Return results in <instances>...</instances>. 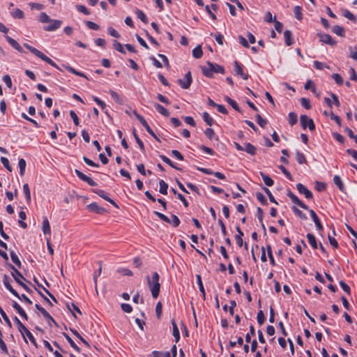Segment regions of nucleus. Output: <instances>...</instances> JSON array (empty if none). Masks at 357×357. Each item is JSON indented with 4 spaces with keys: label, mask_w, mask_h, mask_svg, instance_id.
Returning a JSON list of instances; mask_svg holds the SVG:
<instances>
[{
    "label": "nucleus",
    "mask_w": 357,
    "mask_h": 357,
    "mask_svg": "<svg viewBox=\"0 0 357 357\" xmlns=\"http://www.w3.org/2000/svg\"><path fill=\"white\" fill-rule=\"evenodd\" d=\"M38 20L42 23H50L48 25L43 26V29L46 31H54L62 25L61 20H52L47 13L43 12L40 14Z\"/></svg>",
    "instance_id": "obj_1"
},
{
    "label": "nucleus",
    "mask_w": 357,
    "mask_h": 357,
    "mask_svg": "<svg viewBox=\"0 0 357 357\" xmlns=\"http://www.w3.org/2000/svg\"><path fill=\"white\" fill-rule=\"evenodd\" d=\"M148 287L151 292L153 298H157L160 294V284L159 282L160 275L157 272H154L152 277L149 275L146 277Z\"/></svg>",
    "instance_id": "obj_2"
},
{
    "label": "nucleus",
    "mask_w": 357,
    "mask_h": 357,
    "mask_svg": "<svg viewBox=\"0 0 357 357\" xmlns=\"http://www.w3.org/2000/svg\"><path fill=\"white\" fill-rule=\"evenodd\" d=\"M201 69L203 75L207 77H212L213 73H225V69L222 66L210 61L206 62V66H201Z\"/></svg>",
    "instance_id": "obj_3"
},
{
    "label": "nucleus",
    "mask_w": 357,
    "mask_h": 357,
    "mask_svg": "<svg viewBox=\"0 0 357 357\" xmlns=\"http://www.w3.org/2000/svg\"><path fill=\"white\" fill-rule=\"evenodd\" d=\"M8 266L12 270L11 275L15 282L19 285H20L26 292L31 293L32 290L22 282V280L26 281V278L22 275V274L13 265L9 264Z\"/></svg>",
    "instance_id": "obj_4"
},
{
    "label": "nucleus",
    "mask_w": 357,
    "mask_h": 357,
    "mask_svg": "<svg viewBox=\"0 0 357 357\" xmlns=\"http://www.w3.org/2000/svg\"><path fill=\"white\" fill-rule=\"evenodd\" d=\"M14 321L16 323L17 326V328L19 331L21 333L22 335L23 336L24 341L27 342L25 335L28 337L31 342L36 347H38L37 342L32 335V333L25 327V326L20 321V320L17 317H14Z\"/></svg>",
    "instance_id": "obj_5"
},
{
    "label": "nucleus",
    "mask_w": 357,
    "mask_h": 357,
    "mask_svg": "<svg viewBox=\"0 0 357 357\" xmlns=\"http://www.w3.org/2000/svg\"><path fill=\"white\" fill-rule=\"evenodd\" d=\"M23 45L27 50H29L32 54H33L35 56H36L37 57L40 58L43 61L47 62V63H49L52 66H53V67H54V68H56L59 70V67L56 65V63L54 61H52L50 58H49L45 54H44L42 52H40V50H37L36 48L29 45L27 43H24Z\"/></svg>",
    "instance_id": "obj_6"
},
{
    "label": "nucleus",
    "mask_w": 357,
    "mask_h": 357,
    "mask_svg": "<svg viewBox=\"0 0 357 357\" xmlns=\"http://www.w3.org/2000/svg\"><path fill=\"white\" fill-rule=\"evenodd\" d=\"M300 120L301 127L303 130H305L307 128H308L310 131L315 130V124L312 119L309 118L307 115H301Z\"/></svg>",
    "instance_id": "obj_7"
},
{
    "label": "nucleus",
    "mask_w": 357,
    "mask_h": 357,
    "mask_svg": "<svg viewBox=\"0 0 357 357\" xmlns=\"http://www.w3.org/2000/svg\"><path fill=\"white\" fill-rule=\"evenodd\" d=\"M192 82L191 73L188 71L184 76L183 79H178L177 82L179 86L183 89H188L190 88Z\"/></svg>",
    "instance_id": "obj_8"
},
{
    "label": "nucleus",
    "mask_w": 357,
    "mask_h": 357,
    "mask_svg": "<svg viewBox=\"0 0 357 357\" xmlns=\"http://www.w3.org/2000/svg\"><path fill=\"white\" fill-rule=\"evenodd\" d=\"M75 173L77 175V176L82 180V181H84L87 183L90 186H96L98 184L96 182H95L89 176L85 175L84 173H82L81 171L78 169L75 170Z\"/></svg>",
    "instance_id": "obj_9"
},
{
    "label": "nucleus",
    "mask_w": 357,
    "mask_h": 357,
    "mask_svg": "<svg viewBox=\"0 0 357 357\" xmlns=\"http://www.w3.org/2000/svg\"><path fill=\"white\" fill-rule=\"evenodd\" d=\"M287 195L288 196V197L290 198V199L294 204H297L298 206H299L300 207L305 210H308V206L301 200H300L298 197L296 195H295L291 190H288Z\"/></svg>",
    "instance_id": "obj_10"
},
{
    "label": "nucleus",
    "mask_w": 357,
    "mask_h": 357,
    "mask_svg": "<svg viewBox=\"0 0 357 357\" xmlns=\"http://www.w3.org/2000/svg\"><path fill=\"white\" fill-rule=\"evenodd\" d=\"M3 282L6 289H8L13 296H15V297H20L19 294L11 286V279L8 275H3Z\"/></svg>",
    "instance_id": "obj_11"
},
{
    "label": "nucleus",
    "mask_w": 357,
    "mask_h": 357,
    "mask_svg": "<svg viewBox=\"0 0 357 357\" xmlns=\"http://www.w3.org/2000/svg\"><path fill=\"white\" fill-rule=\"evenodd\" d=\"M318 36L319 38L320 41L327 45L335 46L336 45V41L331 37V35L327 33H319Z\"/></svg>",
    "instance_id": "obj_12"
},
{
    "label": "nucleus",
    "mask_w": 357,
    "mask_h": 357,
    "mask_svg": "<svg viewBox=\"0 0 357 357\" xmlns=\"http://www.w3.org/2000/svg\"><path fill=\"white\" fill-rule=\"evenodd\" d=\"M87 208L91 211L94 212L97 214H103L107 212V210L104 208L103 207L100 206L97 203L93 202L90 204L87 205Z\"/></svg>",
    "instance_id": "obj_13"
},
{
    "label": "nucleus",
    "mask_w": 357,
    "mask_h": 357,
    "mask_svg": "<svg viewBox=\"0 0 357 357\" xmlns=\"http://www.w3.org/2000/svg\"><path fill=\"white\" fill-rule=\"evenodd\" d=\"M296 188L298 191L301 193L305 195V197L308 199H312L313 195L311 191H310L302 183H298L296 184Z\"/></svg>",
    "instance_id": "obj_14"
},
{
    "label": "nucleus",
    "mask_w": 357,
    "mask_h": 357,
    "mask_svg": "<svg viewBox=\"0 0 357 357\" xmlns=\"http://www.w3.org/2000/svg\"><path fill=\"white\" fill-rule=\"evenodd\" d=\"M234 71L236 75L241 76L243 79H248V75L244 73L241 64L237 61H234Z\"/></svg>",
    "instance_id": "obj_15"
},
{
    "label": "nucleus",
    "mask_w": 357,
    "mask_h": 357,
    "mask_svg": "<svg viewBox=\"0 0 357 357\" xmlns=\"http://www.w3.org/2000/svg\"><path fill=\"white\" fill-rule=\"evenodd\" d=\"M309 212H310V214L315 224V226H316L317 230H319L320 231H322L324 229L323 226L321 223V221H320L319 217L317 216V215L316 214L314 211L312 209H310L309 211Z\"/></svg>",
    "instance_id": "obj_16"
},
{
    "label": "nucleus",
    "mask_w": 357,
    "mask_h": 357,
    "mask_svg": "<svg viewBox=\"0 0 357 357\" xmlns=\"http://www.w3.org/2000/svg\"><path fill=\"white\" fill-rule=\"evenodd\" d=\"M7 42L16 50L20 52H24L22 47L20 45V44L13 38L8 36H5Z\"/></svg>",
    "instance_id": "obj_17"
},
{
    "label": "nucleus",
    "mask_w": 357,
    "mask_h": 357,
    "mask_svg": "<svg viewBox=\"0 0 357 357\" xmlns=\"http://www.w3.org/2000/svg\"><path fill=\"white\" fill-rule=\"evenodd\" d=\"M256 217L257 218L263 230L264 235L266 234V230L264 224L263 223V217H264V212L261 208L257 207V213H256Z\"/></svg>",
    "instance_id": "obj_18"
},
{
    "label": "nucleus",
    "mask_w": 357,
    "mask_h": 357,
    "mask_svg": "<svg viewBox=\"0 0 357 357\" xmlns=\"http://www.w3.org/2000/svg\"><path fill=\"white\" fill-rule=\"evenodd\" d=\"M171 324L172 325V335L175 338V342H178L180 340V333L176 323L174 319H172Z\"/></svg>",
    "instance_id": "obj_19"
},
{
    "label": "nucleus",
    "mask_w": 357,
    "mask_h": 357,
    "mask_svg": "<svg viewBox=\"0 0 357 357\" xmlns=\"http://www.w3.org/2000/svg\"><path fill=\"white\" fill-rule=\"evenodd\" d=\"M154 107L155 108V109L160 114H162V116H169L170 113L169 112V111L165 108L162 105H160L159 103H157V102H155L154 103Z\"/></svg>",
    "instance_id": "obj_20"
},
{
    "label": "nucleus",
    "mask_w": 357,
    "mask_h": 357,
    "mask_svg": "<svg viewBox=\"0 0 357 357\" xmlns=\"http://www.w3.org/2000/svg\"><path fill=\"white\" fill-rule=\"evenodd\" d=\"M284 37L285 44L287 46H290L294 43V39H293L292 33L291 31L286 30L284 32Z\"/></svg>",
    "instance_id": "obj_21"
},
{
    "label": "nucleus",
    "mask_w": 357,
    "mask_h": 357,
    "mask_svg": "<svg viewBox=\"0 0 357 357\" xmlns=\"http://www.w3.org/2000/svg\"><path fill=\"white\" fill-rule=\"evenodd\" d=\"M333 182L334 183L337 185V187L338 188V189L342 192H345V187H344V185L343 184L342 180H341V178L340 176L338 175H335L334 177H333Z\"/></svg>",
    "instance_id": "obj_22"
},
{
    "label": "nucleus",
    "mask_w": 357,
    "mask_h": 357,
    "mask_svg": "<svg viewBox=\"0 0 357 357\" xmlns=\"http://www.w3.org/2000/svg\"><path fill=\"white\" fill-rule=\"evenodd\" d=\"M42 229L45 235L51 234L50 225L47 217L43 218Z\"/></svg>",
    "instance_id": "obj_23"
},
{
    "label": "nucleus",
    "mask_w": 357,
    "mask_h": 357,
    "mask_svg": "<svg viewBox=\"0 0 357 357\" xmlns=\"http://www.w3.org/2000/svg\"><path fill=\"white\" fill-rule=\"evenodd\" d=\"M63 67L65 68L68 72H70L74 75H76L79 77H85L87 79V77L86 76V75L84 73H83L82 72L76 70L74 68H73L72 66H70L69 65L64 64V65H63Z\"/></svg>",
    "instance_id": "obj_24"
},
{
    "label": "nucleus",
    "mask_w": 357,
    "mask_h": 357,
    "mask_svg": "<svg viewBox=\"0 0 357 357\" xmlns=\"http://www.w3.org/2000/svg\"><path fill=\"white\" fill-rule=\"evenodd\" d=\"M196 279H197V284H198V287H199V289L200 292L202 293V296L204 300H205L206 299V292H205L204 284H203V282H202V280L201 275H196Z\"/></svg>",
    "instance_id": "obj_25"
},
{
    "label": "nucleus",
    "mask_w": 357,
    "mask_h": 357,
    "mask_svg": "<svg viewBox=\"0 0 357 357\" xmlns=\"http://www.w3.org/2000/svg\"><path fill=\"white\" fill-rule=\"evenodd\" d=\"M160 158H161V160L167 163V165H169L170 167H172V168L175 169H177L178 171H181L182 169L177 167L174 162H172V161L168 158L167 156L164 155H160Z\"/></svg>",
    "instance_id": "obj_26"
},
{
    "label": "nucleus",
    "mask_w": 357,
    "mask_h": 357,
    "mask_svg": "<svg viewBox=\"0 0 357 357\" xmlns=\"http://www.w3.org/2000/svg\"><path fill=\"white\" fill-rule=\"evenodd\" d=\"M342 13L344 17L347 18L348 20H351V22H356V17H355V15L353 13H351L349 10H348L347 9H345V8L342 9Z\"/></svg>",
    "instance_id": "obj_27"
},
{
    "label": "nucleus",
    "mask_w": 357,
    "mask_h": 357,
    "mask_svg": "<svg viewBox=\"0 0 357 357\" xmlns=\"http://www.w3.org/2000/svg\"><path fill=\"white\" fill-rule=\"evenodd\" d=\"M63 337L70 344V345L77 352H80V348L75 343L72 338L66 333H63Z\"/></svg>",
    "instance_id": "obj_28"
},
{
    "label": "nucleus",
    "mask_w": 357,
    "mask_h": 357,
    "mask_svg": "<svg viewBox=\"0 0 357 357\" xmlns=\"http://www.w3.org/2000/svg\"><path fill=\"white\" fill-rule=\"evenodd\" d=\"M332 31L334 33L339 36L344 37L345 36L344 29L341 26L335 25L333 27Z\"/></svg>",
    "instance_id": "obj_29"
},
{
    "label": "nucleus",
    "mask_w": 357,
    "mask_h": 357,
    "mask_svg": "<svg viewBox=\"0 0 357 357\" xmlns=\"http://www.w3.org/2000/svg\"><path fill=\"white\" fill-rule=\"evenodd\" d=\"M307 238L308 240L309 243L312 246L313 249H317L318 248L317 243L315 236L312 234H307Z\"/></svg>",
    "instance_id": "obj_30"
},
{
    "label": "nucleus",
    "mask_w": 357,
    "mask_h": 357,
    "mask_svg": "<svg viewBox=\"0 0 357 357\" xmlns=\"http://www.w3.org/2000/svg\"><path fill=\"white\" fill-rule=\"evenodd\" d=\"M10 258L12 261L18 267L21 268L22 264L19 257L13 250L10 251Z\"/></svg>",
    "instance_id": "obj_31"
},
{
    "label": "nucleus",
    "mask_w": 357,
    "mask_h": 357,
    "mask_svg": "<svg viewBox=\"0 0 357 357\" xmlns=\"http://www.w3.org/2000/svg\"><path fill=\"white\" fill-rule=\"evenodd\" d=\"M192 56L195 59L201 58L202 56V55H203V51H202L201 45H197V47H195L192 50Z\"/></svg>",
    "instance_id": "obj_32"
},
{
    "label": "nucleus",
    "mask_w": 357,
    "mask_h": 357,
    "mask_svg": "<svg viewBox=\"0 0 357 357\" xmlns=\"http://www.w3.org/2000/svg\"><path fill=\"white\" fill-rule=\"evenodd\" d=\"M135 14L142 22H143L145 24L148 23V18L142 10L137 9L135 10Z\"/></svg>",
    "instance_id": "obj_33"
},
{
    "label": "nucleus",
    "mask_w": 357,
    "mask_h": 357,
    "mask_svg": "<svg viewBox=\"0 0 357 357\" xmlns=\"http://www.w3.org/2000/svg\"><path fill=\"white\" fill-rule=\"evenodd\" d=\"M160 189L159 192L162 195L167 194L168 184L165 183L163 180H160L159 181Z\"/></svg>",
    "instance_id": "obj_34"
},
{
    "label": "nucleus",
    "mask_w": 357,
    "mask_h": 357,
    "mask_svg": "<svg viewBox=\"0 0 357 357\" xmlns=\"http://www.w3.org/2000/svg\"><path fill=\"white\" fill-rule=\"evenodd\" d=\"M11 15L15 19H23L24 17V12L20 8L15 9L11 13Z\"/></svg>",
    "instance_id": "obj_35"
},
{
    "label": "nucleus",
    "mask_w": 357,
    "mask_h": 357,
    "mask_svg": "<svg viewBox=\"0 0 357 357\" xmlns=\"http://www.w3.org/2000/svg\"><path fill=\"white\" fill-rule=\"evenodd\" d=\"M296 159L300 165L305 164L307 162L305 155L298 151L296 152Z\"/></svg>",
    "instance_id": "obj_36"
},
{
    "label": "nucleus",
    "mask_w": 357,
    "mask_h": 357,
    "mask_svg": "<svg viewBox=\"0 0 357 357\" xmlns=\"http://www.w3.org/2000/svg\"><path fill=\"white\" fill-rule=\"evenodd\" d=\"M132 135H133V137L136 141V142L137 143V144L139 145V147L140 149V150L142 151H144V143L140 139V138L138 137V135H137V132H136V130L135 129H133L132 130Z\"/></svg>",
    "instance_id": "obj_37"
},
{
    "label": "nucleus",
    "mask_w": 357,
    "mask_h": 357,
    "mask_svg": "<svg viewBox=\"0 0 357 357\" xmlns=\"http://www.w3.org/2000/svg\"><path fill=\"white\" fill-rule=\"evenodd\" d=\"M289 123L292 126L297 123L298 116L295 112H290L288 115Z\"/></svg>",
    "instance_id": "obj_38"
},
{
    "label": "nucleus",
    "mask_w": 357,
    "mask_h": 357,
    "mask_svg": "<svg viewBox=\"0 0 357 357\" xmlns=\"http://www.w3.org/2000/svg\"><path fill=\"white\" fill-rule=\"evenodd\" d=\"M202 117L204 121L208 126H211L214 123V120L213 119L212 117L210 116L208 112H204L203 113Z\"/></svg>",
    "instance_id": "obj_39"
},
{
    "label": "nucleus",
    "mask_w": 357,
    "mask_h": 357,
    "mask_svg": "<svg viewBox=\"0 0 357 357\" xmlns=\"http://www.w3.org/2000/svg\"><path fill=\"white\" fill-rule=\"evenodd\" d=\"M225 100L236 111L241 112V109L239 106L238 105L237 102L231 99V98L226 96Z\"/></svg>",
    "instance_id": "obj_40"
},
{
    "label": "nucleus",
    "mask_w": 357,
    "mask_h": 357,
    "mask_svg": "<svg viewBox=\"0 0 357 357\" xmlns=\"http://www.w3.org/2000/svg\"><path fill=\"white\" fill-rule=\"evenodd\" d=\"M26 161L24 158H20L18 162V166L20 167V174L21 176H23L25 172L26 169Z\"/></svg>",
    "instance_id": "obj_41"
},
{
    "label": "nucleus",
    "mask_w": 357,
    "mask_h": 357,
    "mask_svg": "<svg viewBox=\"0 0 357 357\" xmlns=\"http://www.w3.org/2000/svg\"><path fill=\"white\" fill-rule=\"evenodd\" d=\"M23 191L26 197V200L27 202H31V192L29 185L27 183H24L23 185Z\"/></svg>",
    "instance_id": "obj_42"
},
{
    "label": "nucleus",
    "mask_w": 357,
    "mask_h": 357,
    "mask_svg": "<svg viewBox=\"0 0 357 357\" xmlns=\"http://www.w3.org/2000/svg\"><path fill=\"white\" fill-rule=\"evenodd\" d=\"M40 313L47 320L50 325V322H52L55 325H56V323L55 320L54 319V318L50 314V313L45 309H44L43 311H41Z\"/></svg>",
    "instance_id": "obj_43"
},
{
    "label": "nucleus",
    "mask_w": 357,
    "mask_h": 357,
    "mask_svg": "<svg viewBox=\"0 0 357 357\" xmlns=\"http://www.w3.org/2000/svg\"><path fill=\"white\" fill-rule=\"evenodd\" d=\"M243 151H245V152H247L248 153H250L251 155H255L256 149L252 144H251L250 143H247L245 144Z\"/></svg>",
    "instance_id": "obj_44"
},
{
    "label": "nucleus",
    "mask_w": 357,
    "mask_h": 357,
    "mask_svg": "<svg viewBox=\"0 0 357 357\" xmlns=\"http://www.w3.org/2000/svg\"><path fill=\"white\" fill-rule=\"evenodd\" d=\"M294 13L295 15V17L301 20L303 17V13H302V8L299 6H296L294 8Z\"/></svg>",
    "instance_id": "obj_45"
},
{
    "label": "nucleus",
    "mask_w": 357,
    "mask_h": 357,
    "mask_svg": "<svg viewBox=\"0 0 357 357\" xmlns=\"http://www.w3.org/2000/svg\"><path fill=\"white\" fill-rule=\"evenodd\" d=\"M92 191L96 193V195H98V196H100V197H102V199H104L105 200H109V196L107 195V194L106 193V192L103 190H100V189H96V190H92Z\"/></svg>",
    "instance_id": "obj_46"
},
{
    "label": "nucleus",
    "mask_w": 357,
    "mask_h": 357,
    "mask_svg": "<svg viewBox=\"0 0 357 357\" xmlns=\"http://www.w3.org/2000/svg\"><path fill=\"white\" fill-rule=\"evenodd\" d=\"M113 47L118 52H121L122 54H126V51H125L123 45L119 42H118L117 40H114V42H113Z\"/></svg>",
    "instance_id": "obj_47"
},
{
    "label": "nucleus",
    "mask_w": 357,
    "mask_h": 357,
    "mask_svg": "<svg viewBox=\"0 0 357 357\" xmlns=\"http://www.w3.org/2000/svg\"><path fill=\"white\" fill-rule=\"evenodd\" d=\"M109 94L111 95L112 98H113V100L119 103V104H122L123 101H122V99L118 95V93L116 92H115L113 90H110L109 91Z\"/></svg>",
    "instance_id": "obj_48"
},
{
    "label": "nucleus",
    "mask_w": 357,
    "mask_h": 357,
    "mask_svg": "<svg viewBox=\"0 0 357 357\" xmlns=\"http://www.w3.org/2000/svg\"><path fill=\"white\" fill-rule=\"evenodd\" d=\"M340 285L342 290L348 295H351V291L350 287L346 284L343 280L340 281Z\"/></svg>",
    "instance_id": "obj_49"
},
{
    "label": "nucleus",
    "mask_w": 357,
    "mask_h": 357,
    "mask_svg": "<svg viewBox=\"0 0 357 357\" xmlns=\"http://www.w3.org/2000/svg\"><path fill=\"white\" fill-rule=\"evenodd\" d=\"M154 213L162 221L167 222V223H169V224H171L172 223V221L170 220V219L165 215H164L163 213H160L158 211H154Z\"/></svg>",
    "instance_id": "obj_50"
},
{
    "label": "nucleus",
    "mask_w": 357,
    "mask_h": 357,
    "mask_svg": "<svg viewBox=\"0 0 357 357\" xmlns=\"http://www.w3.org/2000/svg\"><path fill=\"white\" fill-rule=\"evenodd\" d=\"M313 66H314V68H316L317 70H322V69H324V68H326L328 69L330 68V67L328 65H326L324 63L320 62L319 61H314L313 62Z\"/></svg>",
    "instance_id": "obj_51"
},
{
    "label": "nucleus",
    "mask_w": 357,
    "mask_h": 357,
    "mask_svg": "<svg viewBox=\"0 0 357 357\" xmlns=\"http://www.w3.org/2000/svg\"><path fill=\"white\" fill-rule=\"evenodd\" d=\"M300 102L304 108L307 109H310L311 108V104L309 99L305 98H301L300 100Z\"/></svg>",
    "instance_id": "obj_52"
},
{
    "label": "nucleus",
    "mask_w": 357,
    "mask_h": 357,
    "mask_svg": "<svg viewBox=\"0 0 357 357\" xmlns=\"http://www.w3.org/2000/svg\"><path fill=\"white\" fill-rule=\"evenodd\" d=\"M292 210L294 212V213L297 216H298L301 219H302V220H306L307 219V216L305 215V214L303 213L301 210H299L296 206H293L292 207Z\"/></svg>",
    "instance_id": "obj_53"
},
{
    "label": "nucleus",
    "mask_w": 357,
    "mask_h": 357,
    "mask_svg": "<svg viewBox=\"0 0 357 357\" xmlns=\"http://www.w3.org/2000/svg\"><path fill=\"white\" fill-rule=\"evenodd\" d=\"M85 24L89 29L92 30L97 31L100 29V26L98 24L91 21H86Z\"/></svg>",
    "instance_id": "obj_54"
},
{
    "label": "nucleus",
    "mask_w": 357,
    "mask_h": 357,
    "mask_svg": "<svg viewBox=\"0 0 357 357\" xmlns=\"http://www.w3.org/2000/svg\"><path fill=\"white\" fill-rule=\"evenodd\" d=\"M1 162L7 170H8L9 172H12V167L9 164V160L8 158L5 157H1Z\"/></svg>",
    "instance_id": "obj_55"
},
{
    "label": "nucleus",
    "mask_w": 357,
    "mask_h": 357,
    "mask_svg": "<svg viewBox=\"0 0 357 357\" xmlns=\"http://www.w3.org/2000/svg\"><path fill=\"white\" fill-rule=\"evenodd\" d=\"M255 328L253 326H250V333H248L246 335H245V342L247 343H249L251 341V336L252 335H255Z\"/></svg>",
    "instance_id": "obj_56"
},
{
    "label": "nucleus",
    "mask_w": 357,
    "mask_h": 357,
    "mask_svg": "<svg viewBox=\"0 0 357 357\" xmlns=\"http://www.w3.org/2000/svg\"><path fill=\"white\" fill-rule=\"evenodd\" d=\"M257 322L259 325H261L265 321V316L262 310H259L257 316Z\"/></svg>",
    "instance_id": "obj_57"
},
{
    "label": "nucleus",
    "mask_w": 357,
    "mask_h": 357,
    "mask_svg": "<svg viewBox=\"0 0 357 357\" xmlns=\"http://www.w3.org/2000/svg\"><path fill=\"white\" fill-rule=\"evenodd\" d=\"M304 89L305 90L311 89L312 92H315V86L313 82L311 80H307V82L304 85Z\"/></svg>",
    "instance_id": "obj_58"
},
{
    "label": "nucleus",
    "mask_w": 357,
    "mask_h": 357,
    "mask_svg": "<svg viewBox=\"0 0 357 357\" xmlns=\"http://www.w3.org/2000/svg\"><path fill=\"white\" fill-rule=\"evenodd\" d=\"M257 122L261 128H265L267 123L266 120L263 119L259 114L257 115Z\"/></svg>",
    "instance_id": "obj_59"
},
{
    "label": "nucleus",
    "mask_w": 357,
    "mask_h": 357,
    "mask_svg": "<svg viewBox=\"0 0 357 357\" xmlns=\"http://www.w3.org/2000/svg\"><path fill=\"white\" fill-rule=\"evenodd\" d=\"M76 9L80 12V13H84V15H89L90 14V11L83 5H77L76 6Z\"/></svg>",
    "instance_id": "obj_60"
},
{
    "label": "nucleus",
    "mask_w": 357,
    "mask_h": 357,
    "mask_svg": "<svg viewBox=\"0 0 357 357\" xmlns=\"http://www.w3.org/2000/svg\"><path fill=\"white\" fill-rule=\"evenodd\" d=\"M316 190L319 192H322L326 190V185L324 183L317 181L315 183Z\"/></svg>",
    "instance_id": "obj_61"
},
{
    "label": "nucleus",
    "mask_w": 357,
    "mask_h": 357,
    "mask_svg": "<svg viewBox=\"0 0 357 357\" xmlns=\"http://www.w3.org/2000/svg\"><path fill=\"white\" fill-rule=\"evenodd\" d=\"M332 77L334 79V80L337 84L341 85L343 84V79L340 75L337 73H334L332 75Z\"/></svg>",
    "instance_id": "obj_62"
},
{
    "label": "nucleus",
    "mask_w": 357,
    "mask_h": 357,
    "mask_svg": "<svg viewBox=\"0 0 357 357\" xmlns=\"http://www.w3.org/2000/svg\"><path fill=\"white\" fill-rule=\"evenodd\" d=\"M70 116L72 118L75 125L79 126V118H78L77 115L76 114V113L74 111L71 110V111H70Z\"/></svg>",
    "instance_id": "obj_63"
},
{
    "label": "nucleus",
    "mask_w": 357,
    "mask_h": 357,
    "mask_svg": "<svg viewBox=\"0 0 357 357\" xmlns=\"http://www.w3.org/2000/svg\"><path fill=\"white\" fill-rule=\"evenodd\" d=\"M121 307L122 310L127 313H130L132 310V306L128 303H122Z\"/></svg>",
    "instance_id": "obj_64"
}]
</instances>
